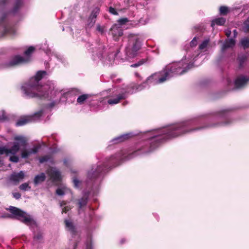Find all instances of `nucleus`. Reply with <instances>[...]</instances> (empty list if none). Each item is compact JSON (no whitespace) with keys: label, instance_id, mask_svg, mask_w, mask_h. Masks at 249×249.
Returning a JSON list of instances; mask_svg holds the SVG:
<instances>
[{"label":"nucleus","instance_id":"45","mask_svg":"<svg viewBox=\"0 0 249 249\" xmlns=\"http://www.w3.org/2000/svg\"><path fill=\"white\" fill-rule=\"evenodd\" d=\"M147 60V58H143L139 60L138 62L140 64V65L141 66L144 64Z\"/></svg>","mask_w":249,"mask_h":249},{"label":"nucleus","instance_id":"28","mask_svg":"<svg viewBox=\"0 0 249 249\" xmlns=\"http://www.w3.org/2000/svg\"><path fill=\"white\" fill-rule=\"evenodd\" d=\"M19 188L20 190L27 191L31 189V187L29 185V183L25 182L21 184L19 186Z\"/></svg>","mask_w":249,"mask_h":249},{"label":"nucleus","instance_id":"4","mask_svg":"<svg viewBox=\"0 0 249 249\" xmlns=\"http://www.w3.org/2000/svg\"><path fill=\"white\" fill-rule=\"evenodd\" d=\"M192 67V65L181 60L178 62H175L167 65L164 69L167 72V76L169 78L174 74H183L186 72Z\"/></svg>","mask_w":249,"mask_h":249},{"label":"nucleus","instance_id":"7","mask_svg":"<svg viewBox=\"0 0 249 249\" xmlns=\"http://www.w3.org/2000/svg\"><path fill=\"white\" fill-rule=\"evenodd\" d=\"M35 50V47L33 46L29 47L24 53L26 55V57L24 58L18 55H15L12 57L11 60L9 61L8 66L13 67L29 62L30 61V56L34 52Z\"/></svg>","mask_w":249,"mask_h":249},{"label":"nucleus","instance_id":"29","mask_svg":"<svg viewBox=\"0 0 249 249\" xmlns=\"http://www.w3.org/2000/svg\"><path fill=\"white\" fill-rule=\"evenodd\" d=\"M239 62V67L241 68L243 67L244 63L247 60V57L245 55H242L240 56L238 58Z\"/></svg>","mask_w":249,"mask_h":249},{"label":"nucleus","instance_id":"49","mask_svg":"<svg viewBox=\"0 0 249 249\" xmlns=\"http://www.w3.org/2000/svg\"><path fill=\"white\" fill-rule=\"evenodd\" d=\"M140 66V64L138 63V62H137L135 64H133L130 65V67L132 68H136Z\"/></svg>","mask_w":249,"mask_h":249},{"label":"nucleus","instance_id":"48","mask_svg":"<svg viewBox=\"0 0 249 249\" xmlns=\"http://www.w3.org/2000/svg\"><path fill=\"white\" fill-rule=\"evenodd\" d=\"M135 75L136 77L138 78L140 80H142V77L141 76V75L138 72H136L135 73Z\"/></svg>","mask_w":249,"mask_h":249},{"label":"nucleus","instance_id":"51","mask_svg":"<svg viewBox=\"0 0 249 249\" xmlns=\"http://www.w3.org/2000/svg\"><path fill=\"white\" fill-rule=\"evenodd\" d=\"M230 110H231L230 109L222 110H221L220 111H219V113H220V114H225L226 112H229V111H230Z\"/></svg>","mask_w":249,"mask_h":249},{"label":"nucleus","instance_id":"32","mask_svg":"<svg viewBox=\"0 0 249 249\" xmlns=\"http://www.w3.org/2000/svg\"><path fill=\"white\" fill-rule=\"evenodd\" d=\"M43 234L41 231H38L36 234H35L34 236V238L35 240H40L42 239Z\"/></svg>","mask_w":249,"mask_h":249},{"label":"nucleus","instance_id":"30","mask_svg":"<svg viewBox=\"0 0 249 249\" xmlns=\"http://www.w3.org/2000/svg\"><path fill=\"white\" fill-rule=\"evenodd\" d=\"M51 158V156L50 155H45L41 157L39 159V162L41 163H44L48 161Z\"/></svg>","mask_w":249,"mask_h":249},{"label":"nucleus","instance_id":"3","mask_svg":"<svg viewBox=\"0 0 249 249\" xmlns=\"http://www.w3.org/2000/svg\"><path fill=\"white\" fill-rule=\"evenodd\" d=\"M142 45V41L138 35H129L128 43L125 49V54L129 58H134L141 49Z\"/></svg>","mask_w":249,"mask_h":249},{"label":"nucleus","instance_id":"53","mask_svg":"<svg viewBox=\"0 0 249 249\" xmlns=\"http://www.w3.org/2000/svg\"><path fill=\"white\" fill-rule=\"evenodd\" d=\"M54 105H55V103L54 102H53L51 103V104H50L49 106L50 107H54Z\"/></svg>","mask_w":249,"mask_h":249},{"label":"nucleus","instance_id":"54","mask_svg":"<svg viewBox=\"0 0 249 249\" xmlns=\"http://www.w3.org/2000/svg\"><path fill=\"white\" fill-rule=\"evenodd\" d=\"M66 204V202L65 201H63L60 203V206L62 207Z\"/></svg>","mask_w":249,"mask_h":249},{"label":"nucleus","instance_id":"55","mask_svg":"<svg viewBox=\"0 0 249 249\" xmlns=\"http://www.w3.org/2000/svg\"><path fill=\"white\" fill-rule=\"evenodd\" d=\"M125 240L124 239H121L120 242L122 244H124V243H125Z\"/></svg>","mask_w":249,"mask_h":249},{"label":"nucleus","instance_id":"20","mask_svg":"<svg viewBox=\"0 0 249 249\" xmlns=\"http://www.w3.org/2000/svg\"><path fill=\"white\" fill-rule=\"evenodd\" d=\"M235 43V42L233 39L231 38L228 40H226L222 46L221 51L224 52L228 48H232L234 46Z\"/></svg>","mask_w":249,"mask_h":249},{"label":"nucleus","instance_id":"44","mask_svg":"<svg viewBox=\"0 0 249 249\" xmlns=\"http://www.w3.org/2000/svg\"><path fill=\"white\" fill-rule=\"evenodd\" d=\"M13 196L17 199L21 197V194L19 193H15L13 194Z\"/></svg>","mask_w":249,"mask_h":249},{"label":"nucleus","instance_id":"18","mask_svg":"<svg viewBox=\"0 0 249 249\" xmlns=\"http://www.w3.org/2000/svg\"><path fill=\"white\" fill-rule=\"evenodd\" d=\"M32 121V117L24 116L18 119L16 124L17 126L24 125Z\"/></svg>","mask_w":249,"mask_h":249},{"label":"nucleus","instance_id":"46","mask_svg":"<svg viewBox=\"0 0 249 249\" xmlns=\"http://www.w3.org/2000/svg\"><path fill=\"white\" fill-rule=\"evenodd\" d=\"M7 1L8 0H0V7L5 6Z\"/></svg>","mask_w":249,"mask_h":249},{"label":"nucleus","instance_id":"57","mask_svg":"<svg viewBox=\"0 0 249 249\" xmlns=\"http://www.w3.org/2000/svg\"><path fill=\"white\" fill-rule=\"evenodd\" d=\"M76 247H77V243H75V245H74V249L75 248H76Z\"/></svg>","mask_w":249,"mask_h":249},{"label":"nucleus","instance_id":"8","mask_svg":"<svg viewBox=\"0 0 249 249\" xmlns=\"http://www.w3.org/2000/svg\"><path fill=\"white\" fill-rule=\"evenodd\" d=\"M167 73L163 69L162 71L155 72L149 76L144 83H153L155 85L163 83L167 79Z\"/></svg>","mask_w":249,"mask_h":249},{"label":"nucleus","instance_id":"39","mask_svg":"<svg viewBox=\"0 0 249 249\" xmlns=\"http://www.w3.org/2000/svg\"><path fill=\"white\" fill-rule=\"evenodd\" d=\"M56 194L58 196H63L65 194V192L63 189L58 188L56 190Z\"/></svg>","mask_w":249,"mask_h":249},{"label":"nucleus","instance_id":"23","mask_svg":"<svg viewBox=\"0 0 249 249\" xmlns=\"http://www.w3.org/2000/svg\"><path fill=\"white\" fill-rule=\"evenodd\" d=\"M226 22V19L224 18L221 17L214 19L211 23L212 26L215 24L219 26L224 25Z\"/></svg>","mask_w":249,"mask_h":249},{"label":"nucleus","instance_id":"21","mask_svg":"<svg viewBox=\"0 0 249 249\" xmlns=\"http://www.w3.org/2000/svg\"><path fill=\"white\" fill-rule=\"evenodd\" d=\"M46 179V176L44 173H42L39 175H36L34 179V183L35 185L41 183L45 181Z\"/></svg>","mask_w":249,"mask_h":249},{"label":"nucleus","instance_id":"26","mask_svg":"<svg viewBox=\"0 0 249 249\" xmlns=\"http://www.w3.org/2000/svg\"><path fill=\"white\" fill-rule=\"evenodd\" d=\"M241 44L244 49L249 48V38L245 37L241 40Z\"/></svg>","mask_w":249,"mask_h":249},{"label":"nucleus","instance_id":"27","mask_svg":"<svg viewBox=\"0 0 249 249\" xmlns=\"http://www.w3.org/2000/svg\"><path fill=\"white\" fill-rule=\"evenodd\" d=\"M100 8L98 7H96L92 10L90 16L96 19L97 16L100 13Z\"/></svg>","mask_w":249,"mask_h":249},{"label":"nucleus","instance_id":"42","mask_svg":"<svg viewBox=\"0 0 249 249\" xmlns=\"http://www.w3.org/2000/svg\"><path fill=\"white\" fill-rule=\"evenodd\" d=\"M196 44H197V39H196V38L195 37L191 41L190 46L191 47H194V46H196Z\"/></svg>","mask_w":249,"mask_h":249},{"label":"nucleus","instance_id":"31","mask_svg":"<svg viewBox=\"0 0 249 249\" xmlns=\"http://www.w3.org/2000/svg\"><path fill=\"white\" fill-rule=\"evenodd\" d=\"M209 40H204L201 44H200L199 46V49L200 50H203L205 48H206V47L207 46V45H208V43H209Z\"/></svg>","mask_w":249,"mask_h":249},{"label":"nucleus","instance_id":"11","mask_svg":"<svg viewBox=\"0 0 249 249\" xmlns=\"http://www.w3.org/2000/svg\"><path fill=\"white\" fill-rule=\"evenodd\" d=\"M40 147V144H37L31 149L24 148L21 151V156L23 159H27L32 154H36Z\"/></svg>","mask_w":249,"mask_h":249},{"label":"nucleus","instance_id":"19","mask_svg":"<svg viewBox=\"0 0 249 249\" xmlns=\"http://www.w3.org/2000/svg\"><path fill=\"white\" fill-rule=\"evenodd\" d=\"M135 136V135L131 132L127 133L116 138L115 140L117 141V142H123L134 137Z\"/></svg>","mask_w":249,"mask_h":249},{"label":"nucleus","instance_id":"12","mask_svg":"<svg viewBox=\"0 0 249 249\" xmlns=\"http://www.w3.org/2000/svg\"><path fill=\"white\" fill-rule=\"evenodd\" d=\"M25 173L23 171H20L18 173H13L9 178L11 181L13 182L14 184L17 185L19 182L23 180L25 178Z\"/></svg>","mask_w":249,"mask_h":249},{"label":"nucleus","instance_id":"2","mask_svg":"<svg viewBox=\"0 0 249 249\" xmlns=\"http://www.w3.org/2000/svg\"><path fill=\"white\" fill-rule=\"evenodd\" d=\"M47 75L45 71H39L32 77L27 84L22 87L24 93L29 98H35L39 100H50V87L48 85L42 86L39 82Z\"/></svg>","mask_w":249,"mask_h":249},{"label":"nucleus","instance_id":"15","mask_svg":"<svg viewBox=\"0 0 249 249\" xmlns=\"http://www.w3.org/2000/svg\"><path fill=\"white\" fill-rule=\"evenodd\" d=\"M126 97L125 92H123L117 95L115 98L109 99L107 100V103L111 105L117 104L120 103L121 100L125 99Z\"/></svg>","mask_w":249,"mask_h":249},{"label":"nucleus","instance_id":"40","mask_svg":"<svg viewBox=\"0 0 249 249\" xmlns=\"http://www.w3.org/2000/svg\"><path fill=\"white\" fill-rule=\"evenodd\" d=\"M128 21V19L127 18H123L120 19L118 20V22L120 23V25H124L125 24L126 22Z\"/></svg>","mask_w":249,"mask_h":249},{"label":"nucleus","instance_id":"43","mask_svg":"<svg viewBox=\"0 0 249 249\" xmlns=\"http://www.w3.org/2000/svg\"><path fill=\"white\" fill-rule=\"evenodd\" d=\"M71 209V208L70 206H65L62 209V213H67Z\"/></svg>","mask_w":249,"mask_h":249},{"label":"nucleus","instance_id":"50","mask_svg":"<svg viewBox=\"0 0 249 249\" xmlns=\"http://www.w3.org/2000/svg\"><path fill=\"white\" fill-rule=\"evenodd\" d=\"M144 82L142 84H141V85H138V86L136 87V89H140V90H141V89H142L143 88V87H144V86H143V85L144 84Z\"/></svg>","mask_w":249,"mask_h":249},{"label":"nucleus","instance_id":"47","mask_svg":"<svg viewBox=\"0 0 249 249\" xmlns=\"http://www.w3.org/2000/svg\"><path fill=\"white\" fill-rule=\"evenodd\" d=\"M97 30L102 33H103L104 32V28L103 27L101 26L100 25H98L97 26Z\"/></svg>","mask_w":249,"mask_h":249},{"label":"nucleus","instance_id":"56","mask_svg":"<svg viewBox=\"0 0 249 249\" xmlns=\"http://www.w3.org/2000/svg\"><path fill=\"white\" fill-rule=\"evenodd\" d=\"M233 34L235 36L237 35V32L236 30H233Z\"/></svg>","mask_w":249,"mask_h":249},{"label":"nucleus","instance_id":"25","mask_svg":"<svg viewBox=\"0 0 249 249\" xmlns=\"http://www.w3.org/2000/svg\"><path fill=\"white\" fill-rule=\"evenodd\" d=\"M230 12V10L227 6H221L219 7V14L221 16H226Z\"/></svg>","mask_w":249,"mask_h":249},{"label":"nucleus","instance_id":"16","mask_svg":"<svg viewBox=\"0 0 249 249\" xmlns=\"http://www.w3.org/2000/svg\"><path fill=\"white\" fill-rule=\"evenodd\" d=\"M48 174L53 181H59L61 179L60 172L55 169H51L48 171Z\"/></svg>","mask_w":249,"mask_h":249},{"label":"nucleus","instance_id":"9","mask_svg":"<svg viewBox=\"0 0 249 249\" xmlns=\"http://www.w3.org/2000/svg\"><path fill=\"white\" fill-rule=\"evenodd\" d=\"M22 4L23 3L22 0H16L14 7L11 11L2 13V16L0 18V25L2 24L9 14H12L13 15H15L16 13H17L19 9L21 7Z\"/></svg>","mask_w":249,"mask_h":249},{"label":"nucleus","instance_id":"34","mask_svg":"<svg viewBox=\"0 0 249 249\" xmlns=\"http://www.w3.org/2000/svg\"><path fill=\"white\" fill-rule=\"evenodd\" d=\"M86 249H92V243L91 239H88L86 243Z\"/></svg>","mask_w":249,"mask_h":249},{"label":"nucleus","instance_id":"6","mask_svg":"<svg viewBox=\"0 0 249 249\" xmlns=\"http://www.w3.org/2000/svg\"><path fill=\"white\" fill-rule=\"evenodd\" d=\"M7 210L15 216H18V220L28 226L36 224L35 221L30 215H27L25 212L17 207L11 206L8 209H7Z\"/></svg>","mask_w":249,"mask_h":249},{"label":"nucleus","instance_id":"17","mask_svg":"<svg viewBox=\"0 0 249 249\" xmlns=\"http://www.w3.org/2000/svg\"><path fill=\"white\" fill-rule=\"evenodd\" d=\"M89 193H86L83 195V197L78 200V206L79 209H81L82 207L87 205L89 199Z\"/></svg>","mask_w":249,"mask_h":249},{"label":"nucleus","instance_id":"35","mask_svg":"<svg viewBox=\"0 0 249 249\" xmlns=\"http://www.w3.org/2000/svg\"><path fill=\"white\" fill-rule=\"evenodd\" d=\"M72 182L73 183L74 187L75 188H78L79 187V184L80 183V181L76 177H74L72 178Z\"/></svg>","mask_w":249,"mask_h":249},{"label":"nucleus","instance_id":"22","mask_svg":"<svg viewBox=\"0 0 249 249\" xmlns=\"http://www.w3.org/2000/svg\"><path fill=\"white\" fill-rule=\"evenodd\" d=\"M15 30L14 27L9 25H4L3 31L2 33V36L7 34L13 35L15 33Z\"/></svg>","mask_w":249,"mask_h":249},{"label":"nucleus","instance_id":"38","mask_svg":"<svg viewBox=\"0 0 249 249\" xmlns=\"http://www.w3.org/2000/svg\"><path fill=\"white\" fill-rule=\"evenodd\" d=\"M243 30L246 33L249 32V24L247 22L244 23Z\"/></svg>","mask_w":249,"mask_h":249},{"label":"nucleus","instance_id":"37","mask_svg":"<svg viewBox=\"0 0 249 249\" xmlns=\"http://www.w3.org/2000/svg\"><path fill=\"white\" fill-rule=\"evenodd\" d=\"M13 156L10 157L9 160L13 162L17 163L19 161V158L18 156L13 155Z\"/></svg>","mask_w":249,"mask_h":249},{"label":"nucleus","instance_id":"36","mask_svg":"<svg viewBox=\"0 0 249 249\" xmlns=\"http://www.w3.org/2000/svg\"><path fill=\"white\" fill-rule=\"evenodd\" d=\"M43 114L42 110H39L36 113H34V114L32 116V120H33V118L36 117V118H40Z\"/></svg>","mask_w":249,"mask_h":249},{"label":"nucleus","instance_id":"24","mask_svg":"<svg viewBox=\"0 0 249 249\" xmlns=\"http://www.w3.org/2000/svg\"><path fill=\"white\" fill-rule=\"evenodd\" d=\"M90 97V95L88 94H82L78 97L77 102L80 105H82L84 104V102Z\"/></svg>","mask_w":249,"mask_h":249},{"label":"nucleus","instance_id":"33","mask_svg":"<svg viewBox=\"0 0 249 249\" xmlns=\"http://www.w3.org/2000/svg\"><path fill=\"white\" fill-rule=\"evenodd\" d=\"M88 25L89 26L92 27L94 25L96 22V19L92 17H91L90 16L88 18Z\"/></svg>","mask_w":249,"mask_h":249},{"label":"nucleus","instance_id":"10","mask_svg":"<svg viewBox=\"0 0 249 249\" xmlns=\"http://www.w3.org/2000/svg\"><path fill=\"white\" fill-rule=\"evenodd\" d=\"M109 34L112 36L114 40L118 41L123 35V30L120 26L114 24L110 29Z\"/></svg>","mask_w":249,"mask_h":249},{"label":"nucleus","instance_id":"1","mask_svg":"<svg viewBox=\"0 0 249 249\" xmlns=\"http://www.w3.org/2000/svg\"><path fill=\"white\" fill-rule=\"evenodd\" d=\"M189 126L188 122H181L159 130L157 134L137 143L132 151L130 150H122L106 159L103 164L98 165L95 168H92L88 172V178L90 179L96 178L104 175L111 168L119 165L124 161L141 154L152 152L167 140L203 128L189 129Z\"/></svg>","mask_w":249,"mask_h":249},{"label":"nucleus","instance_id":"14","mask_svg":"<svg viewBox=\"0 0 249 249\" xmlns=\"http://www.w3.org/2000/svg\"><path fill=\"white\" fill-rule=\"evenodd\" d=\"M64 223L66 229L68 231L70 232L72 236L76 235L77 233V231L74 223L72 221L67 219L65 220Z\"/></svg>","mask_w":249,"mask_h":249},{"label":"nucleus","instance_id":"52","mask_svg":"<svg viewBox=\"0 0 249 249\" xmlns=\"http://www.w3.org/2000/svg\"><path fill=\"white\" fill-rule=\"evenodd\" d=\"M231 31H228L226 32V36H227V37H230V35H231Z\"/></svg>","mask_w":249,"mask_h":249},{"label":"nucleus","instance_id":"5","mask_svg":"<svg viewBox=\"0 0 249 249\" xmlns=\"http://www.w3.org/2000/svg\"><path fill=\"white\" fill-rule=\"evenodd\" d=\"M14 140L17 142H14L13 145L9 149L6 148L4 146H0V154L3 155L4 154L6 155L11 154L12 155H15L17 154L20 149V147H26L28 144V139L25 137L22 136H17L14 137Z\"/></svg>","mask_w":249,"mask_h":249},{"label":"nucleus","instance_id":"41","mask_svg":"<svg viewBox=\"0 0 249 249\" xmlns=\"http://www.w3.org/2000/svg\"><path fill=\"white\" fill-rule=\"evenodd\" d=\"M109 13L114 15H117L118 14V12L116 11L115 9L112 7H110L109 8Z\"/></svg>","mask_w":249,"mask_h":249},{"label":"nucleus","instance_id":"13","mask_svg":"<svg viewBox=\"0 0 249 249\" xmlns=\"http://www.w3.org/2000/svg\"><path fill=\"white\" fill-rule=\"evenodd\" d=\"M249 79L247 77L240 75L236 78L234 82L235 87L237 89L244 87L249 81Z\"/></svg>","mask_w":249,"mask_h":249}]
</instances>
